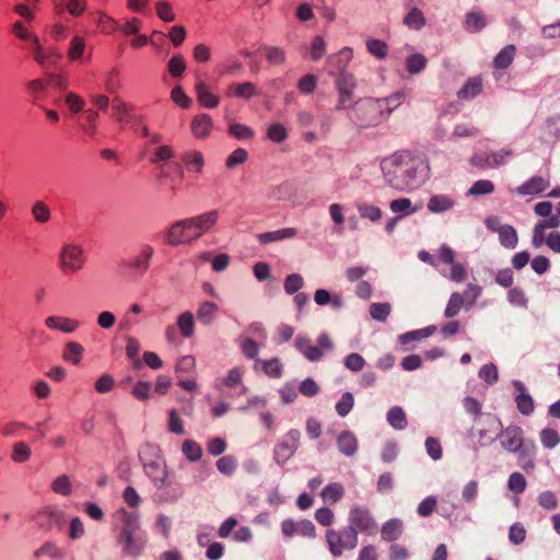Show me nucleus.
Returning <instances> with one entry per match:
<instances>
[{"instance_id": "2", "label": "nucleus", "mask_w": 560, "mask_h": 560, "mask_svg": "<svg viewBox=\"0 0 560 560\" xmlns=\"http://www.w3.org/2000/svg\"><path fill=\"white\" fill-rule=\"evenodd\" d=\"M219 220V211L210 210L201 214L176 221L167 233L165 242L170 246L191 243L208 233Z\"/></svg>"}, {"instance_id": "46", "label": "nucleus", "mask_w": 560, "mask_h": 560, "mask_svg": "<svg viewBox=\"0 0 560 560\" xmlns=\"http://www.w3.org/2000/svg\"><path fill=\"white\" fill-rule=\"evenodd\" d=\"M32 455L31 447L25 442H16L12 446L11 459L14 463H25Z\"/></svg>"}, {"instance_id": "6", "label": "nucleus", "mask_w": 560, "mask_h": 560, "mask_svg": "<svg viewBox=\"0 0 560 560\" xmlns=\"http://www.w3.org/2000/svg\"><path fill=\"white\" fill-rule=\"evenodd\" d=\"M317 345L318 346H312L311 339L304 335H298L294 340L296 350L310 362H317L322 360L325 353L334 348V343L326 332L318 336Z\"/></svg>"}, {"instance_id": "51", "label": "nucleus", "mask_w": 560, "mask_h": 560, "mask_svg": "<svg viewBox=\"0 0 560 560\" xmlns=\"http://www.w3.org/2000/svg\"><path fill=\"white\" fill-rule=\"evenodd\" d=\"M85 50L86 45L83 40V37H72L68 48V56L72 60H77L81 57H84Z\"/></svg>"}, {"instance_id": "57", "label": "nucleus", "mask_w": 560, "mask_h": 560, "mask_svg": "<svg viewBox=\"0 0 560 560\" xmlns=\"http://www.w3.org/2000/svg\"><path fill=\"white\" fill-rule=\"evenodd\" d=\"M262 366V371L270 377L278 378L282 374V364L279 359L275 358L267 361L259 362Z\"/></svg>"}, {"instance_id": "20", "label": "nucleus", "mask_w": 560, "mask_h": 560, "mask_svg": "<svg viewBox=\"0 0 560 560\" xmlns=\"http://www.w3.org/2000/svg\"><path fill=\"white\" fill-rule=\"evenodd\" d=\"M337 446L341 454L347 457H351L358 451V439L352 432L342 431L337 438Z\"/></svg>"}, {"instance_id": "62", "label": "nucleus", "mask_w": 560, "mask_h": 560, "mask_svg": "<svg viewBox=\"0 0 560 560\" xmlns=\"http://www.w3.org/2000/svg\"><path fill=\"white\" fill-rule=\"evenodd\" d=\"M317 77L314 74H306L302 77L298 82V89L303 94H312L317 86Z\"/></svg>"}, {"instance_id": "41", "label": "nucleus", "mask_w": 560, "mask_h": 560, "mask_svg": "<svg viewBox=\"0 0 560 560\" xmlns=\"http://www.w3.org/2000/svg\"><path fill=\"white\" fill-rule=\"evenodd\" d=\"M464 304H465V299L460 293H458V292L452 293L448 299V302L446 304L445 311H444L445 317H447V318L455 317L459 313V311Z\"/></svg>"}, {"instance_id": "37", "label": "nucleus", "mask_w": 560, "mask_h": 560, "mask_svg": "<svg viewBox=\"0 0 560 560\" xmlns=\"http://www.w3.org/2000/svg\"><path fill=\"white\" fill-rule=\"evenodd\" d=\"M177 326L184 338H190L195 329L194 315L190 312L180 314L177 318Z\"/></svg>"}, {"instance_id": "27", "label": "nucleus", "mask_w": 560, "mask_h": 560, "mask_svg": "<svg viewBox=\"0 0 560 560\" xmlns=\"http://www.w3.org/2000/svg\"><path fill=\"white\" fill-rule=\"evenodd\" d=\"M402 533V522L398 518H392L382 526V538L386 541L397 540Z\"/></svg>"}, {"instance_id": "53", "label": "nucleus", "mask_w": 560, "mask_h": 560, "mask_svg": "<svg viewBox=\"0 0 560 560\" xmlns=\"http://www.w3.org/2000/svg\"><path fill=\"white\" fill-rule=\"evenodd\" d=\"M392 307L388 303H373L370 306V315L373 319L385 322L390 314Z\"/></svg>"}, {"instance_id": "54", "label": "nucleus", "mask_w": 560, "mask_h": 560, "mask_svg": "<svg viewBox=\"0 0 560 560\" xmlns=\"http://www.w3.org/2000/svg\"><path fill=\"white\" fill-rule=\"evenodd\" d=\"M494 191V185L491 180L479 179L472 184L468 190V195L480 196L488 195Z\"/></svg>"}, {"instance_id": "10", "label": "nucleus", "mask_w": 560, "mask_h": 560, "mask_svg": "<svg viewBox=\"0 0 560 560\" xmlns=\"http://www.w3.org/2000/svg\"><path fill=\"white\" fill-rule=\"evenodd\" d=\"M301 432L291 429L285 433L273 448V458L278 465H284L300 446Z\"/></svg>"}, {"instance_id": "44", "label": "nucleus", "mask_w": 560, "mask_h": 560, "mask_svg": "<svg viewBox=\"0 0 560 560\" xmlns=\"http://www.w3.org/2000/svg\"><path fill=\"white\" fill-rule=\"evenodd\" d=\"M428 65L427 58L421 54H412L406 59V69L410 74H418Z\"/></svg>"}, {"instance_id": "28", "label": "nucleus", "mask_w": 560, "mask_h": 560, "mask_svg": "<svg viewBox=\"0 0 560 560\" xmlns=\"http://www.w3.org/2000/svg\"><path fill=\"white\" fill-rule=\"evenodd\" d=\"M500 244L508 249H514L518 244V236L516 230L509 224L503 225L499 230Z\"/></svg>"}, {"instance_id": "25", "label": "nucleus", "mask_w": 560, "mask_h": 560, "mask_svg": "<svg viewBox=\"0 0 560 560\" xmlns=\"http://www.w3.org/2000/svg\"><path fill=\"white\" fill-rule=\"evenodd\" d=\"M198 102L207 108H214L219 104V97L211 93L209 88L202 81L196 83L195 86Z\"/></svg>"}, {"instance_id": "4", "label": "nucleus", "mask_w": 560, "mask_h": 560, "mask_svg": "<svg viewBox=\"0 0 560 560\" xmlns=\"http://www.w3.org/2000/svg\"><path fill=\"white\" fill-rule=\"evenodd\" d=\"M143 470L156 489L171 485L166 463L154 444H145L139 452Z\"/></svg>"}, {"instance_id": "33", "label": "nucleus", "mask_w": 560, "mask_h": 560, "mask_svg": "<svg viewBox=\"0 0 560 560\" xmlns=\"http://www.w3.org/2000/svg\"><path fill=\"white\" fill-rule=\"evenodd\" d=\"M482 90V81L479 78L469 79L466 84L458 91L457 95L462 100H468L480 94Z\"/></svg>"}, {"instance_id": "48", "label": "nucleus", "mask_w": 560, "mask_h": 560, "mask_svg": "<svg viewBox=\"0 0 560 560\" xmlns=\"http://www.w3.org/2000/svg\"><path fill=\"white\" fill-rule=\"evenodd\" d=\"M539 440L544 447L553 448L560 443V435L555 429H542L539 433Z\"/></svg>"}, {"instance_id": "63", "label": "nucleus", "mask_w": 560, "mask_h": 560, "mask_svg": "<svg viewBox=\"0 0 560 560\" xmlns=\"http://www.w3.org/2000/svg\"><path fill=\"white\" fill-rule=\"evenodd\" d=\"M217 468L223 475L230 476L236 469V459L234 456L228 455L217 460Z\"/></svg>"}, {"instance_id": "16", "label": "nucleus", "mask_w": 560, "mask_h": 560, "mask_svg": "<svg viewBox=\"0 0 560 560\" xmlns=\"http://www.w3.org/2000/svg\"><path fill=\"white\" fill-rule=\"evenodd\" d=\"M513 386L518 392L515 397L517 410L524 416H530L535 410L533 397L526 393V387L521 381H513Z\"/></svg>"}, {"instance_id": "8", "label": "nucleus", "mask_w": 560, "mask_h": 560, "mask_svg": "<svg viewBox=\"0 0 560 560\" xmlns=\"http://www.w3.org/2000/svg\"><path fill=\"white\" fill-rule=\"evenodd\" d=\"M348 527L352 528L357 534L374 535L377 532V523L371 511L361 505L351 506L348 514Z\"/></svg>"}, {"instance_id": "29", "label": "nucleus", "mask_w": 560, "mask_h": 560, "mask_svg": "<svg viewBox=\"0 0 560 560\" xmlns=\"http://www.w3.org/2000/svg\"><path fill=\"white\" fill-rule=\"evenodd\" d=\"M180 159L189 171H194L196 173H200L205 165L203 155L200 151L184 152Z\"/></svg>"}, {"instance_id": "40", "label": "nucleus", "mask_w": 560, "mask_h": 560, "mask_svg": "<svg viewBox=\"0 0 560 560\" xmlns=\"http://www.w3.org/2000/svg\"><path fill=\"white\" fill-rule=\"evenodd\" d=\"M515 55V47L513 45L505 46L494 58L493 65L497 69L508 68Z\"/></svg>"}, {"instance_id": "21", "label": "nucleus", "mask_w": 560, "mask_h": 560, "mask_svg": "<svg viewBox=\"0 0 560 560\" xmlns=\"http://www.w3.org/2000/svg\"><path fill=\"white\" fill-rule=\"evenodd\" d=\"M153 254L154 249L152 246L143 245L133 261L130 262V268H132L138 275L142 276L149 269Z\"/></svg>"}, {"instance_id": "56", "label": "nucleus", "mask_w": 560, "mask_h": 560, "mask_svg": "<svg viewBox=\"0 0 560 560\" xmlns=\"http://www.w3.org/2000/svg\"><path fill=\"white\" fill-rule=\"evenodd\" d=\"M527 482L521 472H513L509 477L508 487L514 493H523L526 489Z\"/></svg>"}, {"instance_id": "45", "label": "nucleus", "mask_w": 560, "mask_h": 560, "mask_svg": "<svg viewBox=\"0 0 560 560\" xmlns=\"http://www.w3.org/2000/svg\"><path fill=\"white\" fill-rule=\"evenodd\" d=\"M182 452L189 462H198L202 456L201 446L194 440L184 441Z\"/></svg>"}, {"instance_id": "9", "label": "nucleus", "mask_w": 560, "mask_h": 560, "mask_svg": "<svg viewBox=\"0 0 560 560\" xmlns=\"http://www.w3.org/2000/svg\"><path fill=\"white\" fill-rule=\"evenodd\" d=\"M84 264V252L80 245L67 244L61 248L59 267L63 272L75 273L83 268Z\"/></svg>"}, {"instance_id": "5", "label": "nucleus", "mask_w": 560, "mask_h": 560, "mask_svg": "<svg viewBox=\"0 0 560 560\" xmlns=\"http://www.w3.org/2000/svg\"><path fill=\"white\" fill-rule=\"evenodd\" d=\"M386 102L375 98H364L355 102L350 118L360 128H370L380 125L385 117Z\"/></svg>"}, {"instance_id": "22", "label": "nucleus", "mask_w": 560, "mask_h": 560, "mask_svg": "<svg viewBox=\"0 0 560 560\" xmlns=\"http://www.w3.org/2000/svg\"><path fill=\"white\" fill-rule=\"evenodd\" d=\"M298 235V230L294 228H284L277 231L260 233L257 240L261 245H267L272 242H279L287 238H293Z\"/></svg>"}, {"instance_id": "39", "label": "nucleus", "mask_w": 560, "mask_h": 560, "mask_svg": "<svg viewBox=\"0 0 560 560\" xmlns=\"http://www.w3.org/2000/svg\"><path fill=\"white\" fill-rule=\"evenodd\" d=\"M352 57V51L350 48H343L338 54L331 55L328 57V63L330 67H334L336 70L343 72L342 70L346 68L348 62Z\"/></svg>"}, {"instance_id": "30", "label": "nucleus", "mask_w": 560, "mask_h": 560, "mask_svg": "<svg viewBox=\"0 0 560 560\" xmlns=\"http://www.w3.org/2000/svg\"><path fill=\"white\" fill-rule=\"evenodd\" d=\"M84 353V348L75 341H69L65 346V350L62 352V359L67 362H70L74 365H78L82 359Z\"/></svg>"}, {"instance_id": "64", "label": "nucleus", "mask_w": 560, "mask_h": 560, "mask_svg": "<svg viewBox=\"0 0 560 560\" xmlns=\"http://www.w3.org/2000/svg\"><path fill=\"white\" fill-rule=\"evenodd\" d=\"M248 158V153L243 148L235 149L226 159L225 166L228 168H234L235 166L243 164Z\"/></svg>"}, {"instance_id": "47", "label": "nucleus", "mask_w": 560, "mask_h": 560, "mask_svg": "<svg viewBox=\"0 0 560 560\" xmlns=\"http://www.w3.org/2000/svg\"><path fill=\"white\" fill-rule=\"evenodd\" d=\"M104 84H105V90L108 93H110V94L117 93L122 85L120 71L117 68L112 69L107 73Z\"/></svg>"}, {"instance_id": "52", "label": "nucleus", "mask_w": 560, "mask_h": 560, "mask_svg": "<svg viewBox=\"0 0 560 560\" xmlns=\"http://www.w3.org/2000/svg\"><path fill=\"white\" fill-rule=\"evenodd\" d=\"M304 285L303 277L300 273L289 275L283 283V288L287 294H294Z\"/></svg>"}, {"instance_id": "18", "label": "nucleus", "mask_w": 560, "mask_h": 560, "mask_svg": "<svg viewBox=\"0 0 560 560\" xmlns=\"http://www.w3.org/2000/svg\"><path fill=\"white\" fill-rule=\"evenodd\" d=\"M45 325L49 329H56L65 334H70L79 328V322L65 316L51 315L45 319Z\"/></svg>"}, {"instance_id": "43", "label": "nucleus", "mask_w": 560, "mask_h": 560, "mask_svg": "<svg viewBox=\"0 0 560 560\" xmlns=\"http://www.w3.org/2000/svg\"><path fill=\"white\" fill-rule=\"evenodd\" d=\"M436 330V327L435 326H428L425 328H422V329H418V330H412V331H408L406 334H402L399 336V340L402 345H406L410 341H413V340H420V339H423V338H428L430 336H432Z\"/></svg>"}, {"instance_id": "38", "label": "nucleus", "mask_w": 560, "mask_h": 560, "mask_svg": "<svg viewBox=\"0 0 560 560\" xmlns=\"http://www.w3.org/2000/svg\"><path fill=\"white\" fill-rule=\"evenodd\" d=\"M132 109V106L126 102H124L120 97L116 96L113 100V115L120 122H127L129 118V114Z\"/></svg>"}, {"instance_id": "7", "label": "nucleus", "mask_w": 560, "mask_h": 560, "mask_svg": "<svg viewBox=\"0 0 560 560\" xmlns=\"http://www.w3.org/2000/svg\"><path fill=\"white\" fill-rule=\"evenodd\" d=\"M328 549L334 557H340L346 550H353L358 545V535L348 526L326 532Z\"/></svg>"}, {"instance_id": "60", "label": "nucleus", "mask_w": 560, "mask_h": 560, "mask_svg": "<svg viewBox=\"0 0 560 560\" xmlns=\"http://www.w3.org/2000/svg\"><path fill=\"white\" fill-rule=\"evenodd\" d=\"M267 137L277 143L283 142L288 138V131L281 124H272L267 129Z\"/></svg>"}, {"instance_id": "11", "label": "nucleus", "mask_w": 560, "mask_h": 560, "mask_svg": "<svg viewBox=\"0 0 560 560\" xmlns=\"http://www.w3.org/2000/svg\"><path fill=\"white\" fill-rule=\"evenodd\" d=\"M32 518L44 532L60 529L66 523L65 513L56 506H47L34 514Z\"/></svg>"}, {"instance_id": "23", "label": "nucleus", "mask_w": 560, "mask_h": 560, "mask_svg": "<svg viewBox=\"0 0 560 560\" xmlns=\"http://www.w3.org/2000/svg\"><path fill=\"white\" fill-rule=\"evenodd\" d=\"M116 517L122 524L120 533L136 534L139 532V517L137 514L127 511L126 509H119L116 512Z\"/></svg>"}, {"instance_id": "49", "label": "nucleus", "mask_w": 560, "mask_h": 560, "mask_svg": "<svg viewBox=\"0 0 560 560\" xmlns=\"http://www.w3.org/2000/svg\"><path fill=\"white\" fill-rule=\"evenodd\" d=\"M229 133L238 140H248L255 136V132L250 127L237 122L230 125Z\"/></svg>"}, {"instance_id": "19", "label": "nucleus", "mask_w": 560, "mask_h": 560, "mask_svg": "<svg viewBox=\"0 0 560 560\" xmlns=\"http://www.w3.org/2000/svg\"><path fill=\"white\" fill-rule=\"evenodd\" d=\"M213 127L211 117L208 114H199L191 121V132L198 139L207 138Z\"/></svg>"}, {"instance_id": "35", "label": "nucleus", "mask_w": 560, "mask_h": 560, "mask_svg": "<svg viewBox=\"0 0 560 560\" xmlns=\"http://www.w3.org/2000/svg\"><path fill=\"white\" fill-rule=\"evenodd\" d=\"M388 423L396 430H404L407 427L406 413L401 407H393L387 412Z\"/></svg>"}, {"instance_id": "50", "label": "nucleus", "mask_w": 560, "mask_h": 560, "mask_svg": "<svg viewBox=\"0 0 560 560\" xmlns=\"http://www.w3.org/2000/svg\"><path fill=\"white\" fill-rule=\"evenodd\" d=\"M51 490L55 493L61 494V495H69L72 491V486L69 477L67 475H61L57 477L52 483H51Z\"/></svg>"}, {"instance_id": "3", "label": "nucleus", "mask_w": 560, "mask_h": 560, "mask_svg": "<svg viewBox=\"0 0 560 560\" xmlns=\"http://www.w3.org/2000/svg\"><path fill=\"white\" fill-rule=\"evenodd\" d=\"M498 439L506 452L517 454V464L523 470L529 472L535 469L537 447L534 441L525 439L524 430L520 425H508L501 430Z\"/></svg>"}, {"instance_id": "14", "label": "nucleus", "mask_w": 560, "mask_h": 560, "mask_svg": "<svg viewBox=\"0 0 560 560\" xmlns=\"http://www.w3.org/2000/svg\"><path fill=\"white\" fill-rule=\"evenodd\" d=\"M97 23L101 27V32L103 33H116L121 32L124 35H135L140 31V20L133 18L129 21H126L122 25L118 24L116 21L110 19L105 14H101L98 16Z\"/></svg>"}, {"instance_id": "42", "label": "nucleus", "mask_w": 560, "mask_h": 560, "mask_svg": "<svg viewBox=\"0 0 560 560\" xmlns=\"http://www.w3.org/2000/svg\"><path fill=\"white\" fill-rule=\"evenodd\" d=\"M357 209L362 219H366L372 222L380 221L383 214L381 208L366 202L358 203Z\"/></svg>"}, {"instance_id": "12", "label": "nucleus", "mask_w": 560, "mask_h": 560, "mask_svg": "<svg viewBox=\"0 0 560 560\" xmlns=\"http://www.w3.org/2000/svg\"><path fill=\"white\" fill-rule=\"evenodd\" d=\"M336 89L339 93V100L336 104V110H342L349 107L353 101V91L357 88V80L353 74L341 72L335 82Z\"/></svg>"}, {"instance_id": "55", "label": "nucleus", "mask_w": 560, "mask_h": 560, "mask_svg": "<svg viewBox=\"0 0 560 560\" xmlns=\"http://www.w3.org/2000/svg\"><path fill=\"white\" fill-rule=\"evenodd\" d=\"M354 399L351 393L342 394L340 400L336 404V411L340 417H346L353 408Z\"/></svg>"}, {"instance_id": "34", "label": "nucleus", "mask_w": 560, "mask_h": 560, "mask_svg": "<svg viewBox=\"0 0 560 560\" xmlns=\"http://www.w3.org/2000/svg\"><path fill=\"white\" fill-rule=\"evenodd\" d=\"M466 30L470 33H478L487 25V18L481 12H469L465 20Z\"/></svg>"}, {"instance_id": "13", "label": "nucleus", "mask_w": 560, "mask_h": 560, "mask_svg": "<svg viewBox=\"0 0 560 560\" xmlns=\"http://www.w3.org/2000/svg\"><path fill=\"white\" fill-rule=\"evenodd\" d=\"M25 49L33 55L35 61L43 68L54 66L61 56L54 48L44 47L38 37H32Z\"/></svg>"}, {"instance_id": "31", "label": "nucleus", "mask_w": 560, "mask_h": 560, "mask_svg": "<svg viewBox=\"0 0 560 560\" xmlns=\"http://www.w3.org/2000/svg\"><path fill=\"white\" fill-rule=\"evenodd\" d=\"M345 493V488L339 482H331L327 485L320 492V495L325 502L330 504L337 503Z\"/></svg>"}, {"instance_id": "36", "label": "nucleus", "mask_w": 560, "mask_h": 560, "mask_svg": "<svg viewBox=\"0 0 560 560\" xmlns=\"http://www.w3.org/2000/svg\"><path fill=\"white\" fill-rule=\"evenodd\" d=\"M31 213L34 220L39 224L47 223L51 218V211L49 207L42 200H37L33 203Z\"/></svg>"}, {"instance_id": "15", "label": "nucleus", "mask_w": 560, "mask_h": 560, "mask_svg": "<svg viewBox=\"0 0 560 560\" xmlns=\"http://www.w3.org/2000/svg\"><path fill=\"white\" fill-rule=\"evenodd\" d=\"M117 540L122 545V553L132 558L140 556L147 544V538L141 533H119Z\"/></svg>"}, {"instance_id": "24", "label": "nucleus", "mask_w": 560, "mask_h": 560, "mask_svg": "<svg viewBox=\"0 0 560 560\" xmlns=\"http://www.w3.org/2000/svg\"><path fill=\"white\" fill-rule=\"evenodd\" d=\"M455 205V201L446 195H434L430 197L427 203V208L430 212L441 213L451 210Z\"/></svg>"}, {"instance_id": "17", "label": "nucleus", "mask_w": 560, "mask_h": 560, "mask_svg": "<svg viewBox=\"0 0 560 560\" xmlns=\"http://www.w3.org/2000/svg\"><path fill=\"white\" fill-rule=\"evenodd\" d=\"M550 186V180L542 176H533L518 187L516 192L520 196L539 195Z\"/></svg>"}, {"instance_id": "1", "label": "nucleus", "mask_w": 560, "mask_h": 560, "mask_svg": "<svg viewBox=\"0 0 560 560\" xmlns=\"http://www.w3.org/2000/svg\"><path fill=\"white\" fill-rule=\"evenodd\" d=\"M423 161L406 151L395 153L381 162L386 184L400 191L417 188L423 182Z\"/></svg>"}, {"instance_id": "26", "label": "nucleus", "mask_w": 560, "mask_h": 560, "mask_svg": "<svg viewBox=\"0 0 560 560\" xmlns=\"http://www.w3.org/2000/svg\"><path fill=\"white\" fill-rule=\"evenodd\" d=\"M218 310L219 307L215 303L205 301L197 310V318L202 325L209 326L215 320Z\"/></svg>"}, {"instance_id": "61", "label": "nucleus", "mask_w": 560, "mask_h": 560, "mask_svg": "<svg viewBox=\"0 0 560 560\" xmlns=\"http://www.w3.org/2000/svg\"><path fill=\"white\" fill-rule=\"evenodd\" d=\"M234 94L236 97L249 100L257 95L258 91L252 82H244L234 85Z\"/></svg>"}, {"instance_id": "58", "label": "nucleus", "mask_w": 560, "mask_h": 560, "mask_svg": "<svg viewBox=\"0 0 560 560\" xmlns=\"http://www.w3.org/2000/svg\"><path fill=\"white\" fill-rule=\"evenodd\" d=\"M100 115L97 110L94 109H88L85 112V124L82 125L83 131L89 136H94L97 131L96 121L98 119Z\"/></svg>"}, {"instance_id": "59", "label": "nucleus", "mask_w": 560, "mask_h": 560, "mask_svg": "<svg viewBox=\"0 0 560 560\" xmlns=\"http://www.w3.org/2000/svg\"><path fill=\"white\" fill-rule=\"evenodd\" d=\"M479 135V129L471 124H457L454 127L453 136L456 138H471Z\"/></svg>"}, {"instance_id": "32", "label": "nucleus", "mask_w": 560, "mask_h": 560, "mask_svg": "<svg viewBox=\"0 0 560 560\" xmlns=\"http://www.w3.org/2000/svg\"><path fill=\"white\" fill-rule=\"evenodd\" d=\"M49 557L54 560H61L65 557L63 550L59 548L54 541H46L42 547L34 551L35 558Z\"/></svg>"}]
</instances>
